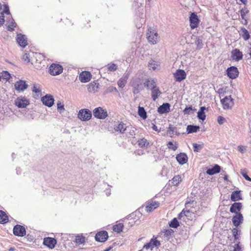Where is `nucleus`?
<instances>
[{
  "instance_id": "obj_1",
  "label": "nucleus",
  "mask_w": 251,
  "mask_h": 251,
  "mask_svg": "<svg viewBox=\"0 0 251 251\" xmlns=\"http://www.w3.org/2000/svg\"><path fill=\"white\" fill-rule=\"evenodd\" d=\"M146 35L149 42L151 44L154 45L157 43L158 34L155 29L152 27L148 28Z\"/></svg>"
},
{
  "instance_id": "obj_2",
  "label": "nucleus",
  "mask_w": 251,
  "mask_h": 251,
  "mask_svg": "<svg viewBox=\"0 0 251 251\" xmlns=\"http://www.w3.org/2000/svg\"><path fill=\"white\" fill-rule=\"evenodd\" d=\"M77 117L81 121H88L92 117L91 111L87 109H81L78 113Z\"/></svg>"
},
{
  "instance_id": "obj_3",
  "label": "nucleus",
  "mask_w": 251,
  "mask_h": 251,
  "mask_svg": "<svg viewBox=\"0 0 251 251\" xmlns=\"http://www.w3.org/2000/svg\"><path fill=\"white\" fill-rule=\"evenodd\" d=\"M94 116L100 119H104L107 116V112L106 110L103 109L100 107L96 108L93 110Z\"/></svg>"
},
{
  "instance_id": "obj_4",
  "label": "nucleus",
  "mask_w": 251,
  "mask_h": 251,
  "mask_svg": "<svg viewBox=\"0 0 251 251\" xmlns=\"http://www.w3.org/2000/svg\"><path fill=\"white\" fill-rule=\"evenodd\" d=\"M63 70L62 66L57 64H52L49 68L50 73L52 75H57L61 74Z\"/></svg>"
},
{
  "instance_id": "obj_5",
  "label": "nucleus",
  "mask_w": 251,
  "mask_h": 251,
  "mask_svg": "<svg viewBox=\"0 0 251 251\" xmlns=\"http://www.w3.org/2000/svg\"><path fill=\"white\" fill-rule=\"evenodd\" d=\"M14 104L19 108H25L29 104V100L25 97H18L14 102Z\"/></svg>"
},
{
  "instance_id": "obj_6",
  "label": "nucleus",
  "mask_w": 251,
  "mask_h": 251,
  "mask_svg": "<svg viewBox=\"0 0 251 251\" xmlns=\"http://www.w3.org/2000/svg\"><path fill=\"white\" fill-rule=\"evenodd\" d=\"M221 102L223 104L224 109L231 108L233 105V100L231 96H226L221 100Z\"/></svg>"
},
{
  "instance_id": "obj_7",
  "label": "nucleus",
  "mask_w": 251,
  "mask_h": 251,
  "mask_svg": "<svg viewBox=\"0 0 251 251\" xmlns=\"http://www.w3.org/2000/svg\"><path fill=\"white\" fill-rule=\"evenodd\" d=\"M28 86L25 81L23 80H19L16 81L14 84L15 89L18 92H24L27 88Z\"/></svg>"
},
{
  "instance_id": "obj_8",
  "label": "nucleus",
  "mask_w": 251,
  "mask_h": 251,
  "mask_svg": "<svg viewBox=\"0 0 251 251\" xmlns=\"http://www.w3.org/2000/svg\"><path fill=\"white\" fill-rule=\"evenodd\" d=\"M13 233L16 236L23 237L26 234L25 229L23 226L17 225L13 228Z\"/></svg>"
},
{
  "instance_id": "obj_9",
  "label": "nucleus",
  "mask_w": 251,
  "mask_h": 251,
  "mask_svg": "<svg viewBox=\"0 0 251 251\" xmlns=\"http://www.w3.org/2000/svg\"><path fill=\"white\" fill-rule=\"evenodd\" d=\"M244 220L243 215L241 213H236L232 219V222L233 225L237 227L240 225L242 224Z\"/></svg>"
},
{
  "instance_id": "obj_10",
  "label": "nucleus",
  "mask_w": 251,
  "mask_h": 251,
  "mask_svg": "<svg viewBox=\"0 0 251 251\" xmlns=\"http://www.w3.org/2000/svg\"><path fill=\"white\" fill-rule=\"evenodd\" d=\"M160 245V243L159 241L155 239H151L149 243L144 245L143 249L146 250L150 249L151 251L153 248H158Z\"/></svg>"
},
{
  "instance_id": "obj_11",
  "label": "nucleus",
  "mask_w": 251,
  "mask_h": 251,
  "mask_svg": "<svg viewBox=\"0 0 251 251\" xmlns=\"http://www.w3.org/2000/svg\"><path fill=\"white\" fill-rule=\"evenodd\" d=\"M174 75L176 81L180 82L185 79L186 74L183 70L178 69L174 74Z\"/></svg>"
},
{
  "instance_id": "obj_12",
  "label": "nucleus",
  "mask_w": 251,
  "mask_h": 251,
  "mask_svg": "<svg viewBox=\"0 0 251 251\" xmlns=\"http://www.w3.org/2000/svg\"><path fill=\"white\" fill-rule=\"evenodd\" d=\"M54 101L53 96L50 95H46L42 98L43 103L48 107L52 106L54 104Z\"/></svg>"
},
{
  "instance_id": "obj_13",
  "label": "nucleus",
  "mask_w": 251,
  "mask_h": 251,
  "mask_svg": "<svg viewBox=\"0 0 251 251\" xmlns=\"http://www.w3.org/2000/svg\"><path fill=\"white\" fill-rule=\"evenodd\" d=\"M92 77V75L89 72L83 71L79 75V79L82 83L89 82Z\"/></svg>"
},
{
  "instance_id": "obj_14",
  "label": "nucleus",
  "mask_w": 251,
  "mask_h": 251,
  "mask_svg": "<svg viewBox=\"0 0 251 251\" xmlns=\"http://www.w3.org/2000/svg\"><path fill=\"white\" fill-rule=\"evenodd\" d=\"M226 72L228 76L231 79L236 78L239 74L237 68L234 66L228 68L226 70Z\"/></svg>"
},
{
  "instance_id": "obj_15",
  "label": "nucleus",
  "mask_w": 251,
  "mask_h": 251,
  "mask_svg": "<svg viewBox=\"0 0 251 251\" xmlns=\"http://www.w3.org/2000/svg\"><path fill=\"white\" fill-rule=\"evenodd\" d=\"M190 26L191 28L194 29L197 27L199 23L198 16L194 13H192L190 16Z\"/></svg>"
},
{
  "instance_id": "obj_16",
  "label": "nucleus",
  "mask_w": 251,
  "mask_h": 251,
  "mask_svg": "<svg viewBox=\"0 0 251 251\" xmlns=\"http://www.w3.org/2000/svg\"><path fill=\"white\" fill-rule=\"evenodd\" d=\"M108 234L106 231H102L97 233L95 236L97 241L103 242L108 238Z\"/></svg>"
},
{
  "instance_id": "obj_17",
  "label": "nucleus",
  "mask_w": 251,
  "mask_h": 251,
  "mask_svg": "<svg viewBox=\"0 0 251 251\" xmlns=\"http://www.w3.org/2000/svg\"><path fill=\"white\" fill-rule=\"evenodd\" d=\"M159 205V203L156 201L152 200L148 201L146 207V210L147 212H151L157 208Z\"/></svg>"
},
{
  "instance_id": "obj_18",
  "label": "nucleus",
  "mask_w": 251,
  "mask_h": 251,
  "mask_svg": "<svg viewBox=\"0 0 251 251\" xmlns=\"http://www.w3.org/2000/svg\"><path fill=\"white\" fill-rule=\"evenodd\" d=\"M43 243L45 245L50 249H53L56 244V240L53 238L47 237L44 238Z\"/></svg>"
},
{
  "instance_id": "obj_19",
  "label": "nucleus",
  "mask_w": 251,
  "mask_h": 251,
  "mask_svg": "<svg viewBox=\"0 0 251 251\" xmlns=\"http://www.w3.org/2000/svg\"><path fill=\"white\" fill-rule=\"evenodd\" d=\"M17 42L22 48H25L27 45V40L24 35L21 33L18 34L17 36Z\"/></svg>"
},
{
  "instance_id": "obj_20",
  "label": "nucleus",
  "mask_w": 251,
  "mask_h": 251,
  "mask_svg": "<svg viewBox=\"0 0 251 251\" xmlns=\"http://www.w3.org/2000/svg\"><path fill=\"white\" fill-rule=\"evenodd\" d=\"M231 57L232 60L238 61L243 58V54L238 49H234L231 52Z\"/></svg>"
},
{
  "instance_id": "obj_21",
  "label": "nucleus",
  "mask_w": 251,
  "mask_h": 251,
  "mask_svg": "<svg viewBox=\"0 0 251 251\" xmlns=\"http://www.w3.org/2000/svg\"><path fill=\"white\" fill-rule=\"evenodd\" d=\"M242 207V204L241 202H234L231 204L229 211L232 213H239Z\"/></svg>"
},
{
  "instance_id": "obj_22",
  "label": "nucleus",
  "mask_w": 251,
  "mask_h": 251,
  "mask_svg": "<svg viewBox=\"0 0 251 251\" xmlns=\"http://www.w3.org/2000/svg\"><path fill=\"white\" fill-rule=\"evenodd\" d=\"M176 159L180 165L185 164L188 161V157L185 153H180L176 156Z\"/></svg>"
},
{
  "instance_id": "obj_23",
  "label": "nucleus",
  "mask_w": 251,
  "mask_h": 251,
  "mask_svg": "<svg viewBox=\"0 0 251 251\" xmlns=\"http://www.w3.org/2000/svg\"><path fill=\"white\" fill-rule=\"evenodd\" d=\"M158 112L160 114L167 113L170 111V105L169 103H163L158 108Z\"/></svg>"
},
{
  "instance_id": "obj_24",
  "label": "nucleus",
  "mask_w": 251,
  "mask_h": 251,
  "mask_svg": "<svg viewBox=\"0 0 251 251\" xmlns=\"http://www.w3.org/2000/svg\"><path fill=\"white\" fill-rule=\"evenodd\" d=\"M221 167L219 165L216 164L212 168L207 169L206 171V174L211 176L219 173Z\"/></svg>"
},
{
  "instance_id": "obj_25",
  "label": "nucleus",
  "mask_w": 251,
  "mask_h": 251,
  "mask_svg": "<svg viewBox=\"0 0 251 251\" xmlns=\"http://www.w3.org/2000/svg\"><path fill=\"white\" fill-rule=\"evenodd\" d=\"M161 94V92L157 87H154L151 90V98L153 101H155Z\"/></svg>"
},
{
  "instance_id": "obj_26",
  "label": "nucleus",
  "mask_w": 251,
  "mask_h": 251,
  "mask_svg": "<svg viewBox=\"0 0 251 251\" xmlns=\"http://www.w3.org/2000/svg\"><path fill=\"white\" fill-rule=\"evenodd\" d=\"M128 76L129 74L126 73L118 80L117 83L119 87L124 88L125 87Z\"/></svg>"
},
{
  "instance_id": "obj_27",
  "label": "nucleus",
  "mask_w": 251,
  "mask_h": 251,
  "mask_svg": "<svg viewBox=\"0 0 251 251\" xmlns=\"http://www.w3.org/2000/svg\"><path fill=\"white\" fill-rule=\"evenodd\" d=\"M230 199L232 201H236L242 199L240 191H234L232 192Z\"/></svg>"
},
{
  "instance_id": "obj_28",
  "label": "nucleus",
  "mask_w": 251,
  "mask_h": 251,
  "mask_svg": "<svg viewBox=\"0 0 251 251\" xmlns=\"http://www.w3.org/2000/svg\"><path fill=\"white\" fill-rule=\"evenodd\" d=\"M99 87V83L96 81L90 83L88 85V91L89 92H95L97 91Z\"/></svg>"
},
{
  "instance_id": "obj_29",
  "label": "nucleus",
  "mask_w": 251,
  "mask_h": 251,
  "mask_svg": "<svg viewBox=\"0 0 251 251\" xmlns=\"http://www.w3.org/2000/svg\"><path fill=\"white\" fill-rule=\"evenodd\" d=\"M191 213L189 210H183L178 215V219L180 220H185V217L188 218Z\"/></svg>"
},
{
  "instance_id": "obj_30",
  "label": "nucleus",
  "mask_w": 251,
  "mask_h": 251,
  "mask_svg": "<svg viewBox=\"0 0 251 251\" xmlns=\"http://www.w3.org/2000/svg\"><path fill=\"white\" fill-rule=\"evenodd\" d=\"M126 125L121 122L115 126L114 129L116 131H119L120 133H124L126 130Z\"/></svg>"
},
{
  "instance_id": "obj_31",
  "label": "nucleus",
  "mask_w": 251,
  "mask_h": 251,
  "mask_svg": "<svg viewBox=\"0 0 251 251\" xmlns=\"http://www.w3.org/2000/svg\"><path fill=\"white\" fill-rule=\"evenodd\" d=\"M145 86L151 90H152L154 87H157L155 81L152 79H148L146 82Z\"/></svg>"
},
{
  "instance_id": "obj_32",
  "label": "nucleus",
  "mask_w": 251,
  "mask_h": 251,
  "mask_svg": "<svg viewBox=\"0 0 251 251\" xmlns=\"http://www.w3.org/2000/svg\"><path fill=\"white\" fill-rule=\"evenodd\" d=\"M205 110H206L205 107L202 106L200 108V109L198 112V118L202 121H204L206 118V115L204 112Z\"/></svg>"
},
{
  "instance_id": "obj_33",
  "label": "nucleus",
  "mask_w": 251,
  "mask_h": 251,
  "mask_svg": "<svg viewBox=\"0 0 251 251\" xmlns=\"http://www.w3.org/2000/svg\"><path fill=\"white\" fill-rule=\"evenodd\" d=\"M200 128V127L197 126L188 125L187 127V133H191L197 132Z\"/></svg>"
},
{
  "instance_id": "obj_34",
  "label": "nucleus",
  "mask_w": 251,
  "mask_h": 251,
  "mask_svg": "<svg viewBox=\"0 0 251 251\" xmlns=\"http://www.w3.org/2000/svg\"><path fill=\"white\" fill-rule=\"evenodd\" d=\"M8 218L5 213L0 210V223H6L8 222Z\"/></svg>"
},
{
  "instance_id": "obj_35",
  "label": "nucleus",
  "mask_w": 251,
  "mask_h": 251,
  "mask_svg": "<svg viewBox=\"0 0 251 251\" xmlns=\"http://www.w3.org/2000/svg\"><path fill=\"white\" fill-rule=\"evenodd\" d=\"M138 115L143 119L147 118V113L144 107L139 106L138 110Z\"/></svg>"
},
{
  "instance_id": "obj_36",
  "label": "nucleus",
  "mask_w": 251,
  "mask_h": 251,
  "mask_svg": "<svg viewBox=\"0 0 251 251\" xmlns=\"http://www.w3.org/2000/svg\"><path fill=\"white\" fill-rule=\"evenodd\" d=\"M149 144V142H148L147 140L144 138L140 139L138 141V144L141 148L147 147Z\"/></svg>"
},
{
  "instance_id": "obj_37",
  "label": "nucleus",
  "mask_w": 251,
  "mask_h": 251,
  "mask_svg": "<svg viewBox=\"0 0 251 251\" xmlns=\"http://www.w3.org/2000/svg\"><path fill=\"white\" fill-rule=\"evenodd\" d=\"M123 227L124 225L122 223H119L113 226V230L115 232L120 233L122 231Z\"/></svg>"
},
{
  "instance_id": "obj_38",
  "label": "nucleus",
  "mask_w": 251,
  "mask_h": 251,
  "mask_svg": "<svg viewBox=\"0 0 251 251\" xmlns=\"http://www.w3.org/2000/svg\"><path fill=\"white\" fill-rule=\"evenodd\" d=\"M181 181V177L180 176H175L172 179V184L175 186H177Z\"/></svg>"
},
{
  "instance_id": "obj_39",
  "label": "nucleus",
  "mask_w": 251,
  "mask_h": 251,
  "mask_svg": "<svg viewBox=\"0 0 251 251\" xmlns=\"http://www.w3.org/2000/svg\"><path fill=\"white\" fill-rule=\"evenodd\" d=\"M241 231L239 230L237 227H235L232 230V234L235 240H239Z\"/></svg>"
},
{
  "instance_id": "obj_40",
  "label": "nucleus",
  "mask_w": 251,
  "mask_h": 251,
  "mask_svg": "<svg viewBox=\"0 0 251 251\" xmlns=\"http://www.w3.org/2000/svg\"><path fill=\"white\" fill-rule=\"evenodd\" d=\"M32 91L33 92L37 94L38 96L41 93V88L38 84H34L32 87Z\"/></svg>"
},
{
  "instance_id": "obj_41",
  "label": "nucleus",
  "mask_w": 251,
  "mask_h": 251,
  "mask_svg": "<svg viewBox=\"0 0 251 251\" xmlns=\"http://www.w3.org/2000/svg\"><path fill=\"white\" fill-rule=\"evenodd\" d=\"M241 31H242V37L244 38V39L245 40H248L250 37V35L248 32V31L246 28H243L241 29Z\"/></svg>"
},
{
  "instance_id": "obj_42",
  "label": "nucleus",
  "mask_w": 251,
  "mask_h": 251,
  "mask_svg": "<svg viewBox=\"0 0 251 251\" xmlns=\"http://www.w3.org/2000/svg\"><path fill=\"white\" fill-rule=\"evenodd\" d=\"M169 226L173 228H177L179 226V223L176 218H174L170 222Z\"/></svg>"
},
{
  "instance_id": "obj_43",
  "label": "nucleus",
  "mask_w": 251,
  "mask_h": 251,
  "mask_svg": "<svg viewBox=\"0 0 251 251\" xmlns=\"http://www.w3.org/2000/svg\"><path fill=\"white\" fill-rule=\"evenodd\" d=\"M16 26V23L14 22V20L13 19L11 20V21H9V24L7 26V28L8 30L12 31L14 30V28Z\"/></svg>"
},
{
  "instance_id": "obj_44",
  "label": "nucleus",
  "mask_w": 251,
  "mask_h": 251,
  "mask_svg": "<svg viewBox=\"0 0 251 251\" xmlns=\"http://www.w3.org/2000/svg\"><path fill=\"white\" fill-rule=\"evenodd\" d=\"M107 69L111 72H114L117 69V66L114 63L108 64L107 65Z\"/></svg>"
},
{
  "instance_id": "obj_45",
  "label": "nucleus",
  "mask_w": 251,
  "mask_h": 251,
  "mask_svg": "<svg viewBox=\"0 0 251 251\" xmlns=\"http://www.w3.org/2000/svg\"><path fill=\"white\" fill-rule=\"evenodd\" d=\"M85 242V238L82 236H77L75 238V242L76 244H83Z\"/></svg>"
},
{
  "instance_id": "obj_46",
  "label": "nucleus",
  "mask_w": 251,
  "mask_h": 251,
  "mask_svg": "<svg viewBox=\"0 0 251 251\" xmlns=\"http://www.w3.org/2000/svg\"><path fill=\"white\" fill-rule=\"evenodd\" d=\"M167 145L169 149L172 150L174 151H176L177 149V145L176 144H174L172 142H169Z\"/></svg>"
},
{
  "instance_id": "obj_47",
  "label": "nucleus",
  "mask_w": 251,
  "mask_h": 251,
  "mask_svg": "<svg viewBox=\"0 0 251 251\" xmlns=\"http://www.w3.org/2000/svg\"><path fill=\"white\" fill-rule=\"evenodd\" d=\"M148 66L150 68V69L155 70L156 69L157 65L156 64V62L155 61L151 60L149 63Z\"/></svg>"
},
{
  "instance_id": "obj_48",
  "label": "nucleus",
  "mask_w": 251,
  "mask_h": 251,
  "mask_svg": "<svg viewBox=\"0 0 251 251\" xmlns=\"http://www.w3.org/2000/svg\"><path fill=\"white\" fill-rule=\"evenodd\" d=\"M195 42L198 48H201L202 47L203 44L202 40L199 37H196Z\"/></svg>"
},
{
  "instance_id": "obj_49",
  "label": "nucleus",
  "mask_w": 251,
  "mask_h": 251,
  "mask_svg": "<svg viewBox=\"0 0 251 251\" xmlns=\"http://www.w3.org/2000/svg\"><path fill=\"white\" fill-rule=\"evenodd\" d=\"M194 109L192 108V106L186 107L184 110H183V112L185 114H191L193 113Z\"/></svg>"
},
{
  "instance_id": "obj_50",
  "label": "nucleus",
  "mask_w": 251,
  "mask_h": 251,
  "mask_svg": "<svg viewBox=\"0 0 251 251\" xmlns=\"http://www.w3.org/2000/svg\"><path fill=\"white\" fill-rule=\"evenodd\" d=\"M57 109L58 110H60V112H61V111H64L65 110V109H64V105L60 101H58L57 102Z\"/></svg>"
},
{
  "instance_id": "obj_51",
  "label": "nucleus",
  "mask_w": 251,
  "mask_h": 251,
  "mask_svg": "<svg viewBox=\"0 0 251 251\" xmlns=\"http://www.w3.org/2000/svg\"><path fill=\"white\" fill-rule=\"evenodd\" d=\"M241 174L245 178V179H246L247 180L250 181H251V177H250L248 176V175H247V173L245 172V171L241 170Z\"/></svg>"
},
{
  "instance_id": "obj_52",
  "label": "nucleus",
  "mask_w": 251,
  "mask_h": 251,
  "mask_svg": "<svg viewBox=\"0 0 251 251\" xmlns=\"http://www.w3.org/2000/svg\"><path fill=\"white\" fill-rule=\"evenodd\" d=\"M162 233H164V236L168 237L172 233V230L171 229H164L162 231Z\"/></svg>"
},
{
  "instance_id": "obj_53",
  "label": "nucleus",
  "mask_w": 251,
  "mask_h": 251,
  "mask_svg": "<svg viewBox=\"0 0 251 251\" xmlns=\"http://www.w3.org/2000/svg\"><path fill=\"white\" fill-rule=\"evenodd\" d=\"M194 147V151L195 152H198L201 149V146L200 145L197 144L196 143H194L193 144Z\"/></svg>"
},
{
  "instance_id": "obj_54",
  "label": "nucleus",
  "mask_w": 251,
  "mask_h": 251,
  "mask_svg": "<svg viewBox=\"0 0 251 251\" xmlns=\"http://www.w3.org/2000/svg\"><path fill=\"white\" fill-rule=\"evenodd\" d=\"M238 150L241 153H244L246 150H247V147L243 146L242 145H239L237 147Z\"/></svg>"
},
{
  "instance_id": "obj_55",
  "label": "nucleus",
  "mask_w": 251,
  "mask_h": 251,
  "mask_svg": "<svg viewBox=\"0 0 251 251\" xmlns=\"http://www.w3.org/2000/svg\"><path fill=\"white\" fill-rule=\"evenodd\" d=\"M217 122L219 124L222 125L225 123V119L223 117L219 116L217 118Z\"/></svg>"
},
{
  "instance_id": "obj_56",
  "label": "nucleus",
  "mask_w": 251,
  "mask_h": 251,
  "mask_svg": "<svg viewBox=\"0 0 251 251\" xmlns=\"http://www.w3.org/2000/svg\"><path fill=\"white\" fill-rule=\"evenodd\" d=\"M113 91H116V92L118 91L116 88L115 87H113V86H110V87H108L106 90L107 93H111Z\"/></svg>"
},
{
  "instance_id": "obj_57",
  "label": "nucleus",
  "mask_w": 251,
  "mask_h": 251,
  "mask_svg": "<svg viewBox=\"0 0 251 251\" xmlns=\"http://www.w3.org/2000/svg\"><path fill=\"white\" fill-rule=\"evenodd\" d=\"M3 12L7 15L10 14L9 7L7 5H6V4L4 5V9H3Z\"/></svg>"
},
{
  "instance_id": "obj_58",
  "label": "nucleus",
  "mask_w": 251,
  "mask_h": 251,
  "mask_svg": "<svg viewBox=\"0 0 251 251\" xmlns=\"http://www.w3.org/2000/svg\"><path fill=\"white\" fill-rule=\"evenodd\" d=\"M240 242L234 245L233 251H241V248L239 245Z\"/></svg>"
},
{
  "instance_id": "obj_59",
  "label": "nucleus",
  "mask_w": 251,
  "mask_h": 251,
  "mask_svg": "<svg viewBox=\"0 0 251 251\" xmlns=\"http://www.w3.org/2000/svg\"><path fill=\"white\" fill-rule=\"evenodd\" d=\"M248 10L245 9H242L241 10V16L242 18V19H245V16L246 15L247 13H248Z\"/></svg>"
},
{
  "instance_id": "obj_60",
  "label": "nucleus",
  "mask_w": 251,
  "mask_h": 251,
  "mask_svg": "<svg viewBox=\"0 0 251 251\" xmlns=\"http://www.w3.org/2000/svg\"><path fill=\"white\" fill-rule=\"evenodd\" d=\"M4 23V19L3 13H1L0 14V25H2Z\"/></svg>"
},
{
  "instance_id": "obj_61",
  "label": "nucleus",
  "mask_w": 251,
  "mask_h": 251,
  "mask_svg": "<svg viewBox=\"0 0 251 251\" xmlns=\"http://www.w3.org/2000/svg\"><path fill=\"white\" fill-rule=\"evenodd\" d=\"M139 85H137L136 86H134L133 92L134 94L138 93L140 92V90L138 88Z\"/></svg>"
},
{
  "instance_id": "obj_62",
  "label": "nucleus",
  "mask_w": 251,
  "mask_h": 251,
  "mask_svg": "<svg viewBox=\"0 0 251 251\" xmlns=\"http://www.w3.org/2000/svg\"><path fill=\"white\" fill-rule=\"evenodd\" d=\"M169 130L170 131H172L173 133L176 132V128L175 126H170L169 127Z\"/></svg>"
},
{
  "instance_id": "obj_63",
  "label": "nucleus",
  "mask_w": 251,
  "mask_h": 251,
  "mask_svg": "<svg viewBox=\"0 0 251 251\" xmlns=\"http://www.w3.org/2000/svg\"><path fill=\"white\" fill-rule=\"evenodd\" d=\"M23 59L25 61H27V62H29V59L28 56V54L27 53H25L23 57Z\"/></svg>"
},
{
  "instance_id": "obj_64",
  "label": "nucleus",
  "mask_w": 251,
  "mask_h": 251,
  "mask_svg": "<svg viewBox=\"0 0 251 251\" xmlns=\"http://www.w3.org/2000/svg\"><path fill=\"white\" fill-rule=\"evenodd\" d=\"M4 74V77L5 79H8L10 77V74L8 72H5Z\"/></svg>"
}]
</instances>
